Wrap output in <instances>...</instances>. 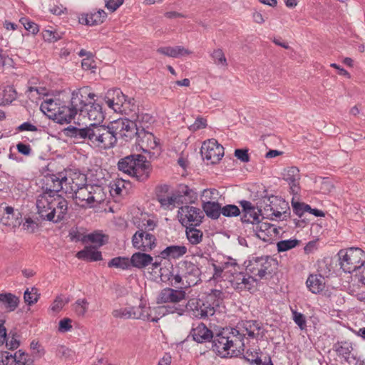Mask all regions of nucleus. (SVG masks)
Returning a JSON list of instances; mask_svg holds the SVG:
<instances>
[{"label":"nucleus","mask_w":365,"mask_h":365,"mask_svg":"<svg viewBox=\"0 0 365 365\" xmlns=\"http://www.w3.org/2000/svg\"><path fill=\"white\" fill-rule=\"evenodd\" d=\"M65 91L47 90V118L54 123L65 124L71 123L77 114L85 116V110L95 94L88 86L74 90L71 93L68 106L65 104Z\"/></svg>","instance_id":"f257e3e1"},{"label":"nucleus","mask_w":365,"mask_h":365,"mask_svg":"<svg viewBox=\"0 0 365 365\" xmlns=\"http://www.w3.org/2000/svg\"><path fill=\"white\" fill-rule=\"evenodd\" d=\"M262 327L255 320L241 322L235 328H225L216 334L213 341V351L223 356L236 354L245 346V335L254 339L263 336Z\"/></svg>","instance_id":"f03ea898"},{"label":"nucleus","mask_w":365,"mask_h":365,"mask_svg":"<svg viewBox=\"0 0 365 365\" xmlns=\"http://www.w3.org/2000/svg\"><path fill=\"white\" fill-rule=\"evenodd\" d=\"M112 128V123L106 126L93 123L81 128L71 125L65 131L67 136L86 141L93 148L108 150L113 148L116 144V137Z\"/></svg>","instance_id":"7ed1b4c3"},{"label":"nucleus","mask_w":365,"mask_h":365,"mask_svg":"<svg viewBox=\"0 0 365 365\" xmlns=\"http://www.w3.org/2000/svg\"><path fill=\"white\" fill-rule=\"evenodd\" d=\"M85 184H86V177L79 172L69 170L66 171V173H47V194L58 192L61 190H63L66 193L73 194Z\"/></svg>","instance_id":"20e7f679"},{"label":"nucleus","mask_w":365,"mask_h":365,"mask_svg":"<svg viewBox=\"0 0 365 365\" xmlns=\"http://www.w3.org/2000/svg\"><path fill=\"white\" fill-rule=\"evenodd\" d=\"M118 168L137 180L143 182L150 176L151 165L144 155L134 154L121 158L118 163Z\"/></svg>","instance_id":"39448f33"},{"label":"nucleus","mask_w":365,"mask_h":365,"mask_svg":"<svg viewBox=\"0 0 365 365\" xmlns=\"http://www.w3.org/2000/svg\"><path fill=\"white\" fill-rule=\"evenodd\" d=\"M338 255L341 268L344 272L352 273L363 267L361 281L365 284V252L360 248L351 247L340 250Z\"/></svg>","instance_id":"423d86ee"},{"label":"nucleus","mask_w":365,"mask_h":365,"mask_svg":"<svg viewBox=\"0 0 365 365\" xmlns=\"http://www.w3.org/2000/svg\"><path fill=\"white\" fill-rule=\"evenodd\" d=\"M76 204L82 207H92L94 203L99 204L104 201L106 195L101 186L85 184L73 193Z\"/></svg>","instance_id":"0eeeda50"},{"label":"nucleus","mask_w":365,"mask_h":365,"mask_svg":"<svg viewBox=\"0 0 365 365\" xmlns=\"http://www.w3.org/2000/svg\"><path fill=\"white\" fill-rule=\"evenodd\" d=\"M260 207H263L264 214L267 217L286 220L290 215L288 202L277 196L262 197Z\"/></svg>","instance_id":"6e6552de"},{"label":"nucleus","mask_w":365,"mask_h":365,"mask_svg":"<svg viewBox=\"0 0 365 365\" xmlns=\"http://www.w3.org/2000/svg\"><path fill=\"white\" fill-rule=\"evenodd\" d=\"M58 192H48L47 198V221L58 223L65 218L68 211V202Z\"/></svg>","instance_id":"1a4fd4ad"},{"label":"nucleus","mask_w":365,"mask_h":365,"mask_svg":"<svg viewBox=\"0 0 365 365\" xmlns=\"http://www.w3.org/2000/svg\"><path fill=\"white\" fill-rule=\"evenodd\" d=\"M36 181H38V182H36V184L39 185L42 190L41 193L38 195L36 202L37 214L38 216H36L34 218L28 217L24 223V229L31 232H34L38 227L39 223L46 219V215L44 214V212H46V190H44L43 178H38Z\"/></svg>","instance_id":"9d476101"},{"label":"nucleus","mask_w":365,"mask_h":365,"mask_svg":"<svg viewBox=\"0 0 365 365\" xmlns=\"http://www.w3.org/2000/svg\"><path fill=\"white\" fill-rule=\"evenodd\" d=\"M133 319L147 320L157 322L160 317L158 316L156 307L151 308L148 306L145 298H136L135 302L128 304Z\"/></svg>","instance_id":"9b49d317"},{"label":"nucleus","mask_w":365,"mask_h":365,"mask_svg":"<svg viewBox=\"0 0 365 365\" xmlns=\"http://www.w3.org/2000/svg\"><path fill=\"white\" fill-rule=\"evenodd\" d=\"M111 123L116 140L118 138H121L125 141H129L133 138H137L139 134L140 130L133 120L119 119Z\"/></svg>","instance_id":"f8f14e48"},{"label":"nucleus","mask_w":365,"mask_h":365,"mask_svg":"<svg viewBox=\"0 0 365 365\" xmlns=\"http://www.w3.org/2000/svg\"><path fill=\"white\" fill-rule=\"evenodd\" d=\"M178 217L184 227L199 226L202 223L204 214L200 208L185 205L179 207Z\"/></svg>","instance_id":"ddd939ff"},{"label":"nucleus","mask_w":365,"mask_h":365,"mask_svg":"<svg viewBox=\"0 0 365 365\" xmlns=\"http://www.w3.org/2000/svg\"><path fill=\"white\" fill-rule=\"evenodd\" d=\"M273 259L268 255L252 257L247 266V271L258 279L265 277L267 274H271L270 268Z\"/></svg>","instance_id":"4468645a"},{"label":"nucleus","mask_w":365,"mask_h":365,"mask_svg":"<svg viewBox=\"0 0 365 365\" xmlns=\"http://www.w3.org/2000/svg\"><path fill=\"white\" fill-rule=\"evenodd\" d=\"M187 298H160V301L158 303H164L165 304L160 305L156 307L155 311H158V316L160 319L166 313L177 312L182 314L185 311L187 306Z\"/></svg>","instance_id":"2eb2a0df"},{"label":"nucleus","mask_w":365,"mask_h":365,"mask_svg":"<svg viewBox=\"0 0 365 365\" xmlns=\"http://www.w3.org/2000/svg\"><path fill=\"white\" fill-rule=\"evenodd\" d=\"M200 152L204 160L211 164H215L223 157L224 148L212 138L203 143Z\"/></svg>","instance_id":"dca6fc26"},{"label":"nucleus","mask_w":365,"mask_h":365,"mask_svg":"<svg viewBox=\"0 0 365 365\" xmlns=\"http://www.w3.org/2000/svg\"><path fill=\"white\" fill-rule=\"evenodd\" d=\"M155 237L143 228L138 229L132 237L133 247L142 252L151 251L155 247Z\"/></svg>","instance_id":"f3484780"},{"label":"nucleus","mask_w":365,"mask_h":365,"mask_svg":"<svg viewBox=\"0 0 365 365\" xmlns=\"http://www.w3.org/2000/svg\"><path fill=\"white\" fill-rule=\"evenodd\" d=\"M105 101L108 107L115 111L120 110V108L125 104L134 105V99L124 95L119 88L108 90Z\"/></svg>","instance_id":"a211bd4d"},{"label":"nucleus","mask_w":365,"mask_h":365,"mask_svg":"<svg viewBox=\"0 0 365 365\" xmlns=\"http://www.w3.org/2000/svg\"><path fill=\"white\" fill-rule=\"evenodd\" d=\"M169 189L170 187L168 185L158 186L156 187V199L163 209L172 210L176 206L173 193L168 194Z\"/></svg>","instance_id":"6ab92c4d"},{"label":"nucleus","mask_w":365,"mask_h":365,"mask_svg":"<svg viewBox=\"0 0 365 365\" xmlns=\"http://www.w3.org/2000/svg\"><path fill=\"white\" fill-rule=\"evenodd\" d=\"M175 206L192 203L197 200V193L187 185H182L179 190L172 192Z\"/></svg>","instance_id":"aec40b11"},{"label":"nucleus","mask_w":365,"mask_h":365,"mask_svg":"<svg viewBox=\"0 0 365 365\" xmlns=\"http://www.w3.org/2000/svg\"><path fill=\"white\" fill-rule=\"evenodd\" d=\"M252 230L256 236L264 242H269L273 234L277 233V228L274 225L260 221L252 227Z\"/></svg>","instance_id":"412c9836"},{"label":"nucleus","mask_w":365,"mask_h":365,"mask_svg":"<svg viewBox=\"0 0 365 365\" xmlns=\"http://www.w3.org/2000/svg\"><path fill=\"white\" fill-rule=\"evenodd\" d=\"M282 175L283 179L288 182L291 192L294 195L298 194L300 190L299 170L297 167H290L284 169Z\"/></svg>","instance_id":"4be33fe9"},{"label":"nucleus","mask_w":365,"mask_h":365,"mask_svg":"<svg viewBox=\"0 0 365 365\" xmlns=\"http://www.w3.org/2000/svg\"><path fill=\"white\" fill-rule=\"evenodd\" d=\"M190 335L197 343H205L211 339L213 341L216 336L203 323H199L196 327H193L190 331Z\"/></svg>","instance_id":"5701e85b"},{"label":"nucleus","mask_w":365,"mask_h":365,"mask_svg":"<svg viewBox=\"0 0 365 365\" xmlns=\"http://www.w3.org/2000/svg\"><path fill=\"white\" fill-rule=\"evenodd\" d=\"M136 140L143 150L155 149L159 144L158 139L148 130H140Z\"/></svg>","instance_id":"b1692460"},{"label":"nucleus","mask_w":365,"mask_h":365,"mask_svg":"<svg viewBox=\"0 0 365 365\" xmlns=\"http://www.w3.org/2000/svg\"><path fill=\"white\" fill-rule=\"evenodd\" d=\"M21 215L19 211L14 212L11 206L5 207V212L1 219V223L7 227H16L21 224Z\"/></svg>","instance_id":"393cba45"},{"label":"nucleus","mask_w":365,"mask_h":365,"mask_svg":"<svg viewBox=\"0 0 365 365\" xmlns=\"http://www.w3.org/2000/svg\"><path fill=\"white\" fill-rule=\"evenodd\" d=\"M106 17V13L103 10H99L93 13L82 14L79 18V22L88 26H96L103 22Z\"/></svg>","instance_id":"a878e982"},{"label":"nucleus","mask_w":365,"mask_h":365,"mask_svg":"<svg viewBox=\"0 0 365 365\" xmlns=\"http://www.w3.org/2000/svg\"><path fill=\"white\" fill-rule=\"evenodd\" d=\"M309 289L315 294H319L325 287V279L321 274H311L307 280Z\"/></svg>","instance_id":"bb28decb"},{"label":"nucleus","mask_w":365,"mask_h":365,"mask_svg":"<svg viewBox=\"0 0 365 365\" xmlns=\"http://www.w3.org/2000/svg\"><path fill=\"white\" fill-rule=\"evenodd\" d=\"M187 250L184 245H170L160 252V257L163 259H178L185 255Z\"/></svg>","instance_id":"cd10ccee"},{"label":"nucleus","mask_w":365,"mask_h":365,"mask_svg":"<svg viewBox=\"0 0 365 365\" xmlns=\"http://www.w3.org/2000/svg\"><path fill=\"white\" fill-rule=\"evenodd\" d=\"M145 252H135L131 256L130 262L132 267L143 269L152 263L153 257Z\"/></svg>","instance_id":"c85d7f7f"},{"label":"nucleus","mask_w":365,"mask_h":365,"mask_svg":"<svg viewBox=\"0 0 365 365\" xmlns=\"http://www.w3.org/2000/svg\"><path fill=\"white\" fill-rule=\"evenodd\" d=\"M157 52L173 58H178L180 56L190 55L192 53L190 51L180 46H177L175 47H160L158 48Z\"/></svg>","instance_id":"c756f323"},{"label":"nucleus","mask_w":365,"mask_h":365,"mask_svg":"<svg viewBox=\"0 0 365 365\" xmlns=\"http://www.w3.org/2000/svg\"><path fill=\"white\" fill-rule=\"evenodd\" d=\"M78 259L90 262L99 261L102 259V255L94 247H86L83 250L76 254Z\"/></svg>","instance_id":"7c9ffc66"},{"label":"nucleus","mask_w":365,"mask_h":365,"mask_svg":"<svg viewBox=\"0 0 365 365\" xmlns=\"http://www.w3.org/2000/svg\"><path fill=\"white\" fill-rule=\"evenodd\" d=\"M265 357H269L264 355L260 349H247L244 354V358L252 365H263L265 364Z\"/></svg>","instance_id":"2f4dec72"},{"label":"nucleus","mask_w":365,"mask_h":365,"mask_svg":"<svg viewBox=\"0 0 365 365\" xmlns=\"http://www.w3.org/2000/svg\"><path fill=\"white\" fill-rule=\"evenodd\" d=\"M87 115L88 119L96 122L103 121L104 115L102 112V107L98 103H95L91 101L88 106V108L85 110V116Z\"/></svg>","instance_id":"473e14b6"},{"label":"nucleus","mask_w":365,"mask_h":365,"mask_svg":"<svg viewBox=\"0 0 365 365\" xmlns=\"http://www.w3.org/2000/svg\"><path fill=\"white\" fill-rule=\"evenodd\" d=\"M202 209L206 215L213 220L218 219L222 212V207L217 202L207 201L203 202Z\"/></svg>","instance_id":"72a5a7b5"},{"label":"nucleus","mask_w":365,"mask_h":365,"mask_svg":"<svg viewBox=\"0 0 365 365\" xmlns=\"http://www.w3.org/2000/svg\"><path fill=\"white\" fill-rule=\"evenodd\" d=\"M183 266L185 277L187 278V280L192 281L194 284H196L197 279L201 274L200 269L191 262H185Z\"/></svg>","instance_id":"f704fd0d"},{"label":"nucleus","mask_w":365,"mask_h":365,"mask_svg":"<svg viewBox=\"0 0 365 365\" xmlns=\"http://www.w3.org/2000/svg\"><path fill=\"white\" fill-rule=\"evenodd\" d=\"M153 116L148 113H138L135 118L133 120L139 130H148L149 125L153 122Z\"/></svg>","instance_id":"c9c22d12"},{"label":"nucleus","mask_w":365,"mask_h":365,"mask_svg":"<svg viewBox=\"0 0 365 365\" xmlns=\"http://www.w3.org/2000/svg\"><path fill=\"white\" fill-rule=\"evenodd\" d=\"M334 349L339 356H342L346 360H348L353 350L352 345L348 341L337 342L334 345Z\"/></svg>","instance_id":"e433bc0d"},{"label":"nucleus","mask_w":365,"mask_h":365,"mask_svg":"<svg viewBox=\"0 0 365 365\" xmlns=\"http://www.w3.org/2000/svg\"><path fill=\"white\" fill-rule=\"evenodd\" d=\"M254 277H255L252 276L246 278L245 276L240 274V276L236 279L235 288L240 291L247 290L251 292V290L253 288L252 284L257 280L255 279Z\"/></svg>","instance_id":"4c0bfd02"},{"label":"nucleus","mask_w":365,"mask_h":365,"mask_svg":"<svg viewBox=\"0 0 365 365\" xmlns=\"http://www.w3.org/2000/svg\"><path fill=\"white\" fill-rule=\"evenodd\" d=\"M1 93L2 97L0 98V106L9 104L17 97L16 92L14 87L11 86H5Z\"/></svg>","instance_id":"58836bf2"},{"label":"nucleus","mask_w":365,"mask_h":365,"mask_svg":"<svg viewBox=\"0 0 365 365\" xmlns=\"http://www.w3.org/2000/svg\"><path fill=\"white\" fill-rule=\"evenodd\" d=\"M196 226H189L186 227V236L192 245L199 244L202 239V232L195 228Z\"/></svg>","instance_id":"ea45409f"},{"label":"nucleus","mask_w":365,"mask_h":365,"mask_svg":"<svg viewBox=\"0 0 365 365\" xmlns=\"http://www.w3.org/2000/svg\"><path fill=\"white\" fill-rule=\"evenodd\" d=\"M108 266L109 267L120 268L121 269H128L131 267L130 259L123 257H114L108 262Z\"/></svg>","instance_id":"a19ab883"},{"label":"nucleus","mask_w":365,"mask_h":365,"mask_svg":"<svg viewBox=\"0 0 365 365\" xmlns=\"http://www.w3.org/2000/svg\"><path fill=\"white\" fill-rule=\"evenodd\" d=\"M10 360H13L20 365H32L33 363V361L29 357L28 354L22 351L21 350L16 351L10 358Z\"/></svg>","instance_id":"79ce46f5"},{"label":"nucleus","mask_w":365,"mask_h":365,"mask_svg":"<svg viewBox=\"0 0 365 365\" xmlns=\"http://www.w3.org/2000/svg\"><path fill=\"white\" fill-rule=\"evenodd\" d=\"M300 241L296 239L285 240L279 241L277 243V251L279 252L288 251L297 245H299Z\"/></svg>","instance_id":"37998d69"},{"label":"nucleus","mask_w":365,"mask_h":365,"mask_svg":"<svg viewBox=\"0 0 365 365\" xmlns=\"http://www.w3.org/2000/svg\"><path fill=\"white\" fill-rule=\"evenodd\" d=\"M19 302V298H0V309L6 312L14 311Z\"/></svg>","instance_id":"c03bdc74"},{"label":"nucleus","mask_w":365,"mask_h":365,"mask_svg":"<svg viewBox=\"0 0 365 365\" xmlns=\"http://www.w3.org/2000/svg\"><path fill=\"white\" fill-rule=\"evenodd\" d=\"M290 310L292 314V319L294 323L298 325L301 330H304L307 327V322L306 318L304 314L298 312L295 309L292 307H290Z\"/></svg>","instance_id":"a18cd8bd"},{"label":"nucleus","mask_w":365,"mask_h":365,"mask_svg":"<svg viewBox=\"0 0 365 365\" xmlns=\"http://www.w3.org/2000/svg\"><path fill=\"white\" fill-rule=\"evenodd\" d=\"M211 57L216 65L224 67L227 66V59L222 49H215L211 53Z\"/></svg>","instance_id":"49530a36"},{"label":"nucleus","mask_w":365,"mask_h":365,"mask_svg":"<svg viewBox=\"0 0 365 365\" xmlns=\"http://www.w3.org/2000/svg\"><path fill=\"white\" fill-rule=\"evenodd\" d=\"M19 335L16 332L10 331L6 336V339L4 343L6 346L11 350L17 349L19 346Z\"/></svg>","instance_id":"de8ad7c7"},{"label":"nucleus","mask_w":365,"mask_h":365,"mask_svg":"<svg viewBox=\"0 0 365 365\" xmlns=\"http://www.w3.org/2000/svg\"><path fill=\"white\" fill-rule=\"evenodd\" d=\"M241 221L244 223H250L252 225V227L255 225V224L259 221V215L257 214L255 207L252 212L249 211L243 213L241 217Z\"/></svg>","instance_id":"09e8293b"},{"label":"nucleus","mask_w":365,"mask_h":365,"mask_svg":"<svg viewBox=\"0 0 365 365\" xmlns=\"http://www.w3.org/2000/svg\"><path fill=\"white\" fill-rule=\"evenodd\" d=\"M292 206L294 212L299 217H302L304 213L310 209V206L309 205L305 204L304 202L295 201L294 197L292 200Z\"/></svg>","instance_id":"8fccbe9b"},{"label":"nucleus","mask_w":365,"mask_h":365,"mask_svg":"<svg viewBox=\"0 0 365 365\" xmlns=\"http://www.w3.org/2000/svg\"><path fill=\"white\" fill-rule=\"evenodd\" d=\"M88 302L85 298H79L73 304V309L78 316H83L88 310Z\"/></svg>","instance_id":"3c124183"},{"label":"nucleus","mask_w":365,"mask_h":365,"mask_svg":"<svg viewBox=\"0 0 365 365\" xmlns=\"http://www.w3.org/2000/svg\"><path fill=\"white\" fill-rule=\"evenodd\" d=\"M239 207L235 205H226L222 207L221 214L227 217H237L240 215Z\"/></svg>","instance_id":"603ef678"},{"label":"nucleus","mask_w":365,"mask_h":365,"mask_svg":"<svg viewBox=\"0 0 365 365\" xmlns=\"http://www.w3.org/2000/svg\"><path fill=\"white\" fill-rule=\"evenodd\" d=\"M19 21L24 26L26 30L29 31L33 34L38 33V26L34 22L30 21L26 17L21 18Z\"/></svg>","instance_id":"864d4df0"},{"label":"nucleus","mask_w":365,"mask_h":365,"mask_svg":"<svg viewBox=\"0 0 365 365\" xmlns=\"http://www.w3.org/2000/svg\"><path fill=\"white\" fill-rule=\"evenodd\" d=\"M112 314L115 318H120V319H133L131 317L132 314L130 313V310L129 307H126L125 308H120L117 309H114L112 312Z\"/></svg>","instance_id":"5fc2aeb1"},{"label":"nucleus","mask_w":365,"mask_h":365,"mask_svg":"<svg viewBox=\"0 0 365 365\" xmlns=\"http://www.w3.org/2000/svg\"><path fill=\"white\" fill-rule=\"evenodd\" d=\"M63 34V31H58V29H47V42H55L61 40Z\"/></svg>","instance_id":"6e6d98bb"},{"label":"nucleus","mask_w":365,"mask_h":365,"mask_svg":"<svg viewBox=\"0 0 365 365\" xmlns=\"http://www.w3.org/2000/svg\"><path fill=\"white\" fill-rule=\"evenodd\" d=\"M72 320L69 318H63L59 321L58 330L61 333H65L72 329Z\"/></svg>","instance_id":"4d7b16f0"},{"label":"nucleus","mask_w":365,"mask_h":365,"mask_svg":"<svg viewBox=\"0 0 365 365\" xmlns=\"http://www.w3.org/2000/svg\"><path fill=\"white\" fill-rule=\"evenodd\" d=\"M126 185H129V182H127L123 180H118L115 182L112 185V190L114 192L115 195H120L123 194V189L126 188Z\"/></svg>","instance_id":"13d9d810"},{"label":"nucleus","mask_w":365,"mask_h":365,"mask_svg":"<svg viewBox=\"0 0 365 365\" xmlns=\"http://www.w3.org/2000/svg\"><path fill=\"white\" fill-rule=\"evenodd\" d=\"M235 156L242 163H248L250 161L247 149H236L235 150Z\"/></svg>","instance_id":"bf43d9fd"},{"label":"nucleus","mask_w":365,"mask_h":365,"mask_svg":"<svg viewBox=\"0 0 365 365\" xmlns=\"http://www.w3.org/2000/svg\"><path fill=\"white\" fill-rule=\"evenodd\" d=\"M221 265L225 270H227L229 272H237L236 267H238L236 261L231 258H228L227 261L222 262Z\"/></svg>","instance_id":"052dcab7"},{"label":"nucleus","mask_w":365,"mask_h":365,"mask_svg":"<svg viewBox=\"0 0 365 365\" xmlns=\"http://www.w3.org/2000/svg\"><path fill=\"white\" fill-rule=\"evenodd\" d=\"M56 354L58 357L68 359L72 356L73 351L70 349L61 346L57 348Z\"/></svg>","instance_id":"680f3d73"},{"label":"nucleus","mask_w":365,"mask_h":365,"mask_svg":"<svg viewBox=\"0 0 365 365\" xmlns=\"http://www.w3.org/2000/svg\"><path fill=\"white\" fill-rule=\"evenodd\" d=\"M207 126L206 119L198 117L195 120V123L190 126V130L195 131L202 128H205Z\"/></svg>","instance_id":"e2e57ef3"},{"label":"nucleus","mask_w":365,"mask_h":365,"mask_svg":"<svg viewBox=\"0 0 365 365\" xmlns=\"http://www.w3.org/2000/svg\"><path fill=\"white\" fill-rule=\"evenodd\" d=\"M103 237L104 235L100 233H91L87 236L88 240L90 242L98 244V247H101L104 244L103 240Z\"/></svg>","instance_id":"0e129e2a"},{"label":"nucleus","mask_w":365,"mask_h":365,"mask_svg":"<svg viewBox=\"0 0 365 365\" xmlns=\"http://www.w3.org/2000/svg\"><path fill=\"white\" fill-rule=\"evenodd\" d=\"M124 0H106V6L110 11H115L119 8L123 4Z\"/></svg>","instance_id":"69168bd1"},{"label":"nucleus","mask_w":365,"mask_h":365,"mask_svg":"<svg viewBox=\"0 0 365 365\" xmlns=\"http://www.w3.org/2000/svg\"><path fill=\"white\" fill-rule=\"evenodd\" d=\"M66 302L62 298H56L51 306V310L54 313H57L62 309Z\"/></svg>","instance_id":"338daca9"},{"label":"nucleus","mask_w":365,"mask_h":365,"mask_svg":"<svg viewBox=\"0 0 365 365\" xmlns=\"http://www.w3.org/2000/svg\"><path fill=\"white\" fill-rule=\"evenodd\" d=\"M38 128L29 122H24L16 128L18 132L36 131Z\"/></svg>","instance_id":"774afa93"}]
</instances>
